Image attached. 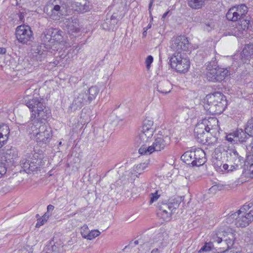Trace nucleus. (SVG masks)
<instances>
[{
    "label": "nucleus",
    "mask_w": 253,
    "mask_h": 253,
    "mask_svg": "<svg viewBox=\"0 0 253 253\" xmlns=\"http://www.w3.org/2000/svg\"><path fill=\"white\" fill-rule=\"evenodd\" d=\"M248 12V7L245 4H241L230 8L226 14L228 20L239 22L234 29V33L237 37L244 36L249 28L251 17L247 15Z\"/></svg>",
    "instance_id": "nucleus-1"
},
{
    "label": "nucleus",
    "mask_w": 253,
    "mask_h": 253,
    "mask_svg": "<svg viewBox=\"0 0 253 253\" xmlns=\"http://www.w3.org/2000/svg\"><path fill=\"white\" fill-rule=\"evenodd\" d=\"M51 31L50 28L46 30L41 35V44H36L32 48L33 59L37 61H42L47 56V53H53L57 51V46H52Z\"/></svg>",
    "instance_id": "nucleus-2"
},
{
    "label": "nucleus",
    "mask_w": 253,
    "mask_h": 253,
    "mask_svg": "<svg viewBox=\"0 0 253 253\" xmlns=\"http://www.w3.org/2000/svg\"><path fill=\"white\" fill-rule=\"evenodd\" d=\"M204 107L211 114H220L225 109L227 106L226 97L219 92L207 95L205 99Z\"/></svg>",
    "instance_id": "nucleus-3"
},
{
    "label": "nucleus",
    "mask_w": 253,
    "mask_h": 253,
    "mask_svg": "<svg viewBox=\"0 0 253 253\" xmlns=\"http://www.w3.org/2000/svg\"><path fill=\"white\" fill-rule=\"evenodd\" d=\"M25 104L31 111L32 119L38 118L44 119L48 118L50 115V111L46 107L44 100L40 97H33L32 99H25Z\"/></svg>",
    "instance_id": "nucleus-4"
},
{
    "label": "nucleus",
    "mask_w": 253,
    "mask_h": 253,
    "mask_svg": "<svg viewBox=\"0 0 253 253\" xmlns=\"http://www.w3.org/2000/svg\"><path fill=\"white\" fill-rule=\"evenodd\" d=\"M206 67L207 78L210 82H221L230 75L227 68L219 67L215 57L207 63Z\"/></svg>",
    "instance_id": "nucleus-5"
},
{
    "label": "nucleus",
    "mask_w": 253,
    "mask_h": 253,
    "mask_svg": "<svg viewBox=\"0 0 253 253\" xmlns=\"http://www.w3.org/2000/svg\"><path fill=\"white\" fill-rule=\"evenodd\" d=\"M181 159L186 164L193 167H200L206 162V154L200 148L186 151L181 156Z\"/></svg>",
    "instance_id": "nucleus-6"
},
{
    "label": "nucleus",
    "mask_w": 253,
    "mask_h": 253,
    "mask_svg": "<svg viewBox=\"0 0 253 253\" xmlns=\"http://www.w3.org/2000/svg\"><path fill=\"white\" fill-rule=\"evenodd\" d=\"M27 158L20 162V165L24 170L27 173L36 171L41 166L44 165L43 156L37 153L28 154Z\"/></svg>",
    "instance_id": "nucleus-7"
},
{
    "label": "nucleus",
    "mask_w": 253,
    "mask_h": 253,
    "mask_svg": "<svg viewBox=\"0 0 253 253\" xmlns=\"http://www.w3.org/2000/svg\"><path fill=\"white\" fill-rule=\"evenodd\" d=\"M248 207L244 205L240 210L231 214L227 219L230 220L235 218V225L237 227L244 228L248 226L253 221V211L246 213L245 211Z\"/></svg>",
    "instance_id": "nucleus-8"
},
{
    "label": "nucleus",
    "mask_w": 253,
    "mask_h": 253,
    "mask_svg": "<svg viewBox=\"0 0 253 253\" xmlns=\"http://www.w3.org/2000/svg\"><path fill=\"white\" fill-rule=\"evenodd\" d=\"M169 63L171 68L179 73H184L190 67L189 59L184 53H173L169 58Z\"/></svg>",
    "instance_id": "nucleus-9"
},
{
    "label": "nucleus",
    "mask_w": 253,
    "mask_h": 253,
    "mask_svg": "<svg viewBox=\"0 0 253 253\" xmlns=\"http://www.w3.org/2000/svg\"><path fill=\"white\" fill-rule=\"evenodd\" d=\"M194 134L197 141L202 144L210 145L217 142L218 137L211 134L210 132L206 131L203 126L196 125L194 129Z\"/></svg>",
    "instance_id": "nucleus-10"
},
{
    "label": "nucleus",
    "mask_w": 253,
    "mask_h": 253,
    "mask_svg": "<svg viewBox=\"0 0 253 253\" xmlns=\"http://www.w3.org/2000/svg\"><path fill=\"white\" fill-rule=\"evenodd\" d=\"M61 2L60 0H49L45 7L44 11L52 19L59 20L62 14V10L61 9Z\"/></svg>",
    "instance_id": "nucleus-11"
},
{
    "label": "nucleus",
    "mask_w": 253,
    "mask_h": 253,
    "mask_svg": "<svg viewBox=\"0 0 253 253\" xmlns=\"http://www.w3.org/2000/svg\"><path fill=\"white\" fill-rule=\"evenodd\" d=\"M15 35L18 41L22 44H27L33 39L30 27L26 25L18 26L16 29Z\"/></svg>",
    "instance_id": "nucleus-12"
},
{
    "label": "nucleus",
    "mask_w": 253,
    "mask_h": 253,
    "mask_svg": "<svg viewBox=\"0 0 253 253\" xmlns=\"http://www.w3.org/2000/svg\"><path fill=\"white\" fill-rule=\"evenodd\" d=\"M189 46V41L187 38L184 36H179L173 38L170 46L171 49L175 51L174 53H179V54H182V51H187Z\"/></svg>",
    "instance_id": "nucleus-13"
},
{
    "label": "nucleus",
    "mask_w": 253,
    "mask_h": 253,
    "mask_svg": "<svg viewBox=\"0 0 253 253\" xmlns=\"http://www.w3.org/2000/svg\"><path fill=\"white\" fill-rule=\"evenodd\" d=\"M218 120L215 117L205 118L200 120L197 124L198 125L203 126V128H205L206 131L210 132L214 135L219 133L218 132Z\"/></svg>",
    "instance_id": "nucleus-14"
},
{
    "label": "nucleus",
    "mask_w": 253,
    "mask_h": 253,
    "mask_svg": "<svg viewBox=\"0 0 253 253\" xmlns=\"http://www.w3.org/2000/svg\"><path fill=\"white\" fill-rule=\"evenodd\" d=\"M87 92L84 89L77 90L74 93V99L72 103V107L74 109L81 108L83 106L90 103Z\"/></svg>",
    "instance_id": "nucleus-15"
},
{
    "label": "nucleus",
    "mask_w": 253,
    "mask_h": 253,
    "mask_svg": "<svg viewBox=\"0 0 253 253\" xmlns=\"http://www.w3.org/2000/svg\"><path fill=\"white\" fill-rule=\"evenodd\" d=\"M47 118L38 119V118H36L35 119H32L31 116H30V122L28 123L26 128L27 132L29 134L36 136L41 131V127L45 126L44 122Z\"/></svg>",
    "instance_id": "nucleus-16"
},
{
    "label": "nucleus",
    "mask_w": 253,
    "mask_h": 253,
    "mask_svg": "<svg viewBox=\"0 0 253 253\" xmlns=\"http://www.w3.org/2000/svg\"><path fill=\"white\" fill-rule=\"evenodd\" d=\"M38 144L42 146L49 143L52 138V130L50 127L42 126L41 131L35 136Z\"/></svg>",
    "instance_id": "nucleus-17"
},
{
    "label": "nucleus",
    "mask_w": 253,
    "mask_h": 253,
    "mask_svg": "<svg viewBox=\"0 0 253 253\" xmlns=\"http://www.w3.org/2000/svg\"><path fill=\"white\" fill-rule=\"evenodd\" d=\"M213 242H217L218 244H221L220 248L222 249L220 252L223 253L225 251H227L230 247H232L234 244V237L232 233L227 234V236L223 235V237L217 236L213 238Z\"/></svg>",
    "instance_id": "nucleus-18"
},
{
    "label": "nucleus",
    "mask_w": 253,
    "mask_h": 253,
    "mask_svg": "<svg viewBox=\"0 0 253 253\" xmlns=\"http://www.w3.org/2000/svg\"><path fill=\"white\" fill-rule=\"evenodd\" d=\"M170 143V138L166 136L157 137L152 143V146L155 151H161L167 147Z\"/></svg>",
    "instance_id": "nucleus-19"
},
{
    "label": "nucleus",
    "mask_w": 253,
    "mask_h": 253,
    "mask_svg": "<svg viewBox=\"0 0 253 253\" xmlns=\"http://www.w3.org/2000/svg\"><path fill=\"white\" fill-rule=\"evenodd\" d=\"M154 130H144L141 128L138 132V135L135 138V142L140 146L141 144L147 143L150 140L153 135Z\"/></svg>",
    "instance_id": "nucleus-20"
},
{
    "label": "nucleus",
    "mask_w": 253,
    "mask_h": 253,
    "mask_svg": "<svg viewBox=\"0 0 253 253\" xmlns=\"http://www.w3.org/2000/svg\"><path fill=\"white\" fill-rule=\"evenodd\" d=\"M64 25L68 33L73 36H76L74 34L80 32L79 24L77 19L70 18L66 19Z\"/></svg>",
    "instance_id": "nucleus-21"
},
{
    "label": "nucleus",
    "mask_w": 253,
    "mask_h": 253,
    "mask_svg": "<svg viewBox=\"0 0 253 253\" xmlns=\"http://www.w3.org/2000/svg\"><path fill=\"white\" fill-rule=\"evenodd\" d=\"M4 157L5 161L7 163L13 164L14 161L18 157V152L17 149L14 147L10 146L5 152Z\"/></svg>",
    "instance_id": "nucleus-22"
},
{
    "label": "nucleus",
    "mask_w": 253,
    "mask_h": 253,
    "mask_svg": "<svg viewBox=\"0 0 253 253\" xmlns=\"http://www.w3.org/2000/svg\"><path fill=\"white\" fill-rule=\"evenodd\" d=\"M253 55V44L249 43L245 45L241 53V58L244 63H246Z\"/></svg>",
    "instance_id": "nucleus-23"
},
{
    "label": "nucleus",
    "mask_w": 253,
    "mask_h": 253,
    "mask_svg": "<svg viewBox=\"0 0 253 253\" xmlns=\"http://www.w3.org/2000/svg\"><path fill=\"white\" fill-rule=\"evenodd\" d=\"M168 237L167 233L162 230L160 232L157 233L153 238V242L158 243L159 247H163L166 246L167 242L165 241Z\"/></svg>",
    "instance_id": "nucleus-24"
},
{
    "label": "nucleus",
    "mask_w": 253,
    "mask_h": 253,
    "mask_svg": "<svg viewBox=\"0 0 253 253\" xmlns=\"http://www.w3.org/2000/svg\"><path fill=\"white\" fill-rule=\"evenodd\" d=\"M50 29L52 33V46H57V50L59 42L62 40V31L57 29L50 28Z\"/></svg>",
    "instance_id": "nucleus-25"
},
{
    "label": "nucleus",
    "mask_w": 253,
    "mask_h": 253,
    "mask_svg": "<svg viewBox=\"0 0 253 253\" xmlns=\"http://www.w3.org/2000/svg\"><path fill=\"white\" fill-rule=\"evenodd\" d=\"M9 130V127L7 125H2L1 126H0V148L7 141Z\"/></svg>",
    "instance_id": "nucleus-26"
},
{
    "label": "nucleus",
    "mask_w": 253,
    "mask_h": 253,
    "mask_svg": "<svg viewBox=\"0 0 253 253\" xmlns=\"http://www.w3.org/2000/svg\"><path fill=\"white\" fill-rule=\"evenodd\" d=\"M235 131L236 142L238 141L241 143L245 142L251 136L248 134V132H246L245 129L243 130L242 129H237Z\"/></svg>",
    "instance_id": "nucleus-27"
},
{
    "label": "nucleus",
    "mask_w": 253,
    "mask_h": 253,
    "mask_svg": "<svg viewBox=\"0 0 253 253\" xmlns=\"http://www.w3.org/2000/svg\"><path fill=\"white\" fill-rule=\"evenodd\" d=\"M75 5L77 7L76 9L81 12H84L89 9V2L86 0H80V1H76Z\"/></svg>",
    "instance_id": "nucleus-28"
},
{
    "label": "nucleus",
    "mask_w": 253,
    "mask_h": 253,
    "mask_svg": "<svg viewBox=\"0 0 253 253\" xmlns=\"http://www.w3.org/2000/svg\"><path fill=\"white\" fill-rule=\"evenodd\" d=\"M170 89V84L167 81L160 82L157 86V90L163 94L169 93Z\"/></svg>",
    "instance_id": "nucleus-29"
},
{
    "label": "nucleus",
    "mask_w": 253,
    "mask_h": 253,
    "mask_svg": "<svg viewBox=\"0 0 253 253\" xmlns=\"http://www.w3.org/2000/svg\"><path fill=\"white\" fill-rule=\"evenodd\" d=\"M140 146L138 152L141 155H149L155 151L152 144L150 146L146 145V143H143Z\"/></svg>",
    "instance_id": "nucleus-30"
},
{
    "label": "nucleus",
    "mask_w": 253,
    "mask_h": 253,
    "mask_svg": "<svg viewBox=\"0 0 253 253\" xmlns=\"http://www.w3.org/2000/svg\"><path fill=\"white\" fill-rule=\"evenodd\" d=\"M84 90L87 92L86 94L90 102L96 98L99 91L98 87L96 86H92Z\"/></svg>",
    "instance_id": "nucleus-31"
},
{
    "label": "nucleus",
    "mask_w": 253,
    "mask_h": 253,
    "mask_svg": "<svg viewBox=\"0 0 253 253\" xmlns=\"http://www.w3.org/2000/svg\"><path fill=\"white\" fill-rule=\"evenodd\" d=\"M110 18L111 19V24H107V23L102 24V27L103 29L108 31L114 30L116 25L118 23V20L117 19L116 17L113 15H112Z\"/></svg>",
    "instance_id": "nucleus-32"
},
{
    "label": "nucleus",
    "mask_w": 253,
    "mask_h": 253,
    "mask_svg": "<svg viewBox=\"0 0 253 253\" xmlns=\"http://www.w3.org/2000/svg\"><path fill=\"white\" fill-rule=\"evenodd\" d=\"M244 162V158H240L231 161L232 164L230 165V169L228 170V171H232L234 170L238 169L242 167V164Z\"/></svg>",
    "instance_id": "nucleus-33"
},
{
    "label": "nucleus",
    "mask_w": 253,
    "mask_h": 253,
    "mask_svg": "<svg viewBox=\"0 0 253 253\" xmlns=\"http://www.w3.org/2000/svg\"><path fill=\"white\" fill-rule=\"evenodd\" d=\"M100 232L98 230H92L88 233H82V237L88 240H92L95 237L98 236Z\"/></svg>",
    "instance_id": "nucleus-34"
},
{
    "label": "nucleus",
    "mask_w": 253,
    "mask_h": 253,
    "mask_svg": "<svg viewBox=\"0 0 253 253\" xmlns=\"http://www.w3.org/2000/svg\"><path fill=\"white\" fill-rule=\"evenodd\" d=\"M182 201L181 197H176L173 198L169 199V203L170 205L172 211L178 208Z\"/></svg>",
    "instance_id": "nucleus-35"
},
{
    "label": "nucleus",
    "mask_w": 253,
    "mask_h": 253,
    "mask_svg": "<svg viewBox=\"0 0 253 253\" xmlns=\"http://www.w3.org/2000/svg\"><path fill=\"white\" fill-rule=\"evenodd\" d=\"M188 5L194 9H199L204 5V0H188Z\"/></svg>",
    "instance_id": "nucleus-36"
},
{
    "label": "nucleus",
    "mask_w": 253,
    "mask_h": 253,
    "mask_svg": "<svg viewBox=\"0 0 253 253\" xmlns=\"http://www.w3.org/2000/svg\"><path fill=\"white\" fill-rule=\"evenodd\" d=\"M153 125V121L149 118H146L143 122V125L141 128L144 130H149L151 129L154 131V128L152 127Z\"/></svg>",
    "instance_id": "nucleus-37"
},
{
    "label": "nucleus",
    "mask_w": 253,
    "mask_h": 253,
    "mask_svg": "<svg viewBox=\"0 0 253 253\" xmlns=\"http://www.w3.org/2000/svg\"><path fill=\"white\" fill-rule=\"evenodd\" d=\"M158 208L159 209L160 211H170L172 212V210L171 208L170 205L169 204V202L168 203L162 202H159L157 205Z\"/></svg>",
    "instance_id": "nucleus-38"
},
{
    "label": "nucleus",
    "mask_w": 253,
    "mask_h": 253,
    "mask_svg": "<svg viewBox=\"0 0 253 253\" xmlns=\"http://www.w3.org/2000/svg\"><path fill=\"white\" fill-rule=\"evenodd\" d=\"M229 154L230 156V160L231 161H234L240 158H244L239 155L237 151L234 149H231L227 152V155Z\"/></svg>",
    "instance_id": "nucleus-39"
},
{
    "label": "nucleus",
    "mask_w": 253,
    "mask_h": 253,
    "mask_svg": "<svg viewBox=\"0 0 253 253\" xmlns=\"http://www.w3.org/2000/svg\"><path fill=\"white\" fill-rule=\"evenodd\" d=\"M246 132H248V134L251 136H253V117L248 120L245 127Z\"/></svg>",
    "instance_id": "nucleus-40"
},
{
    "label": "nucleus",
    "mask_w": 253,
    "mask_h": 253,
    "mask_svg": "<svg viewBox=\"0 0 253 253\" xmlns=\"http://www.w3.org/2000/svg\"><path fill=\"white\" fill-rule=\"evenodd\" d=\"M213 165L217 171H222L223 169L221 168L223 162L221 160L218 159V157L213 159Z\"/></svg>",
    "instance_id": "nucleus-41"
},
{
    "label": "nucleus",
    "mask_w": 253,
    "mask_h": 253,
    "mask_svg": "<svg viewBox=\"0 0 253 253\" xmlns=\"http://www.w3.org/2000/svg\"><path fill=\"white\" fill-rule=\"evenodd\" d=\"M213 248V245L212 242L206 243L205 245L201 248L198 253L202 252H208L211 251Z\"/></svg>",
    "instance_id": "nucleus-42"
},
{
    "label": "nucleus",
    "mask_w": 253,
    "mask_h": 253,
    "mask_svg": "<svg viewBox=\"0 0 253 253\" xmlns=\"http://www.w3.org/2000/svg\"><path fill=\"white\" fill-rule=\"evenodd\" d=\"M34 90H35V89L32 88V87L27 89L25 92L24 95L23 96V98L22 99V102L23 103L25 104V99L26 98L28 100H31L32 99L33 97H32V94H33Z\"/></svg>",
    "instance_id": "nucleus-43"
},
{
    "label": "nucleus",
    "mask_w": 253,
    "mask_h": 253,
    "mask_svg": "<svg viewBox=\"0 0 253 253\" xmlns=\"http://www.w3.org/2000/svg\"><path fill=\"white\" fill-rule=\"evenodd\" d=\"M95 137L98 141H103V130L101 128H97L94 130Z\"/></svg>",
    "instance_id": "nucleus-44"
},
{
    "label": "nucleus",
    "mask_w": 253,
    "mask_h": 253,
    "mask_svg": "<svg viewBox=\"0 0 253 253\" xmlns=\"http://www.w3.org/2000/svg\"><path fill=\"white\" fill-rule=\"evenodd\" d=\"M171 213L170 211H160L159 214L161 215L162 218L164 219V221H168L170 220L171 217Z\"/></svg>",
    "instance_id": "nucleus-45"
},
{
    "label": "nucleus",
    "mask_w": 253,
    "mask_h": 253,
    "mask_svg": "<svg viewBox=\"0 0 253 253\" xmlns=\"http://www.w3.org/2000/svg\"><path fill=\"white\" fill-rule=\"evenodd\" d=\"M49 214H44L41 218L37 220V222L36 225V227H39L41 226L44 224V223L47 221Z\"/></svg>",
    "instance_id": "nucleus-46"
},
{
    "label": "nucleus",
    "mask_w": 253,
    "mask_h": 253,
    "mask_svg": "<svg viewBox=\"0 0 253 253\" xmlns=\"http://www.w3.org/2000/svg\"><path fill=\"white\" fill-rule=\"evenodd\" d=\"M236 137L235 134V131H233L226 135V140L228 141L235 143H236Z\"/></svg>",
    "instance_id": "nucleus-47"
},
{
    "label": "nucleus",
    "mask_w": 253,
    "mask_h": 253,
    "mask_svg": "<svg viewBox=\"0 0 253 253\" xmlns=\"http://www.w3.org/2000/svg\"><path fill=\"white\" fill-rule=\"evenodd\" d=\"M47 249V253H59L60 252L61 248L60 246L54 244L50 247H48Z\"/></svg>",
    "instance_id": "nucleus-48"
},
{
    "label": "nucleus",
    "mask_w": 253,
    "mask_h": 253,
    "mask_svg": "<svg viewBox=\"0 0 253 253\" xmlns=\"http://www.w3.org/2000/svg\"><path fill=\"white\" fill-rule=\"evenodd\" d=\"M150 203L152 204L154 202H156L160 197V195L158 194V191H156L154 193H151L150 195Z\"/></svg>",
    "instance_id": "nucleus-49"
},
{
    "label": "nucleus",
    "mask_w": 253,
    "mask_h": 253,
    "mask_svg": "<svg viewBox=\"0 0 253 253\" xmlns=\"http://www.w3.org/2000/svg\"><path fill=\"white\" fill-rule=\"evenodd\" d=\"M251 152L253 153L247 157L246 163L248 166H253V146L252 147Z\"/></svg>",
    "instance_id": "nucleus-50"
},
{
    "label": "nucleus",
    "mask_w": 253,
    "mask_h": 253,
    "mask_svg": "<svg viewBox=\"0 0 253 253\" xmlns=\"http://www.w3.org/2000/svg\"><path fill=\"white\" fill-rule=\"evenodd\" d=\"M153 61V57L151 55H149L147 57L145 60V64L146 66V68L147 70H149L150 68L151 64Z\"/></svg>",
    "instance_id": "nucleus-51"
},
{
    "label": "nucleus",
    "mask_w": 253,
    "mask_h": 253,
    "mask_svg": "<svg viewBox=\"0 0 253 253\" xmlns=\"http://www.w3.org/2000/svg\"><path fill=\"white\" fill-rule=\"evenodd\" d=\"M18 253H33V250L30 246L23 247L18 251Z\"/></svg>",
    "instance_id": "nucleus-52"
},
{
    "label": "nucleus",
    "mask_w": 253,
    "mask_h": 253,
    "mask_svg": "<svg viewBox=\"0 0 253 253\" xmlns=\"http://www.w3.org/2000/svg\"><path fill=\"white\" fill-rule=\"evenodd\" d=\"M67 56V55L62 54L61 55H58L56 57L57 59L54 62V64L56 65L60 63V62H62L63 60Z\"/></svg>",
    "instance_id": "nucleus-53"
},
{
    "label": "nucleus",
    "mask_w": 253,
    "mask_h": 253,
    "mask_svg": "<svg viewBox=\"0 0 253 253\" xmlns=\"http://www.w3.org/2000/svg\"><path fill=\"white\" fill-rule=\"evenodd\" d=\"M88 228L86 225H84L81 227V234L82 235V233H88Z\"/></svg>",
    "instance_id": "nucleus-54"
},
{
    "label": "nucleus",
    "mask_w": 253,
    "mask_h": 253,
    "mask_svg": "<svg viewBox=\"0 0 253 253\" xmlns=\"http://www.w3.org/2000/svg\"><path fill=\"white\" fill-rule=\"evenodd\" d=\"M54 209V207L51 205H49L47 207V211L45 214L47 215L49 214V216L51 214L49 213L50 211H52Z\"/></svg>",
    "instance_id": "nucleus-55"
},
{
    "label": "nucleus",
    "mask_w": 253,
    "mask_h": 253,
    "mask_svg": "<svg viewBox=\"0 0 253 253\" xmlns=\"http://www.w3.org/2000/svg\"><path fill=\"white\" fill-rule=\"evenodd\" d=\"M6 169L4 167L0 166V176L6 173Z\"/></svg>",
    "instance_id": "nucleus-56"
},
{
    "label": "nucleus",
    "mask_w": 253,
    "mask_h": 253,
    "mask_svg": "<svg viewBox=\"0 0 253 253\" xmlns=\"http://www.w3.org/2000/svg\"><path fill=\"white\" fill-rule=\"evenodd\" d=\"M6 48L3 47H0V54H4L6 53Z\"/></svg>",
    "instance_id": "nucleus-57"
},
{
    "label": "nucleus",
    "mask_w": 253,
    "mask_h": 253,
    "mask_svg": "<svg viewBox=\"0 0 253 253\" xmlns=\"http://www.w3.org/2000/svg\"><path fill=\"white\" fill-rule=\"evenodd\" d=\"M107 23V24H111V19L110 17H107L103 23Z\"/></svg>",
    "instance_id": "nucleus-58"
},
{
    "label": "nucleus",
    "mask_w": 253,
    "mask_h": 253,
    "mask_svg": "<svg viewBox=\"0 0 253 253\" xmlns=\"http://www.w3.org/2000/svg\"><path fill=\"white\" fill-rule=\"evenodd\" d=\"M153 3V0H151L149 4V11L150 15H151V7H152Z\"/></svg>",
    "instance_id": "nucleus-59"
},
{
    "label": "nucleus",
    "mask_w": 253,
    "mask_h": 253,
    "mask_svg": "<svg viewBox=\"0 0 253 253\" xmlns=\"http://www.w3.org/2000/svg\"><path fill=\"white\" fill-rule=\"evenodd\" d=\"M169 12V10H168L167 12H166L165 13L163 14V15H162V20H163V21L164 20V19L166 18V17L168 15Z\"/></svg>",
    "instance_id": "nucleus-60"
},
{
    "label": "nucleus",
    "mask_w": 253,
    "mask_h": 253,
    "mask_svg": "<svg viewBox=\"0 0 253 253\" xmlns=\"http://www.w3.org/2000/svg\"><path fill=\"white\" fill-rule=\"evenodd\" d=\"M228 167H229L228 165H227L226 164H222V166L221 168H222L223 170H226L228 169Z\"/></svg>",
    "instance_id": "nucleus-61"
},
{
    "label": "nucleus",
    "mask_w": 253,
    "mask_h": 253,
    "mask_svg": "<svg viewBox=\"0 0 253 253\" xmlns=\"http://www.w3.org/2000/svg\"><path fill=\"white\" fill-rule=\"evenodd\" d=\"M224 253H239L237 252L234 251V250H228L227 251H225V252Z\"/></svg>",
    "instance_id": "nucleus-62"
},
{
    "label": "nucleus",
    "mask_w": 253,
    "mask_h": 253,
    "mask_svg": "<svg viewBox=\"0 0 253 253\" xmlns=\"http://www.w3.org/2000/svg\"><path fill=\"white\" fill-rule=\"evenodd\" d=\"M151 253H160V251L158 248H155L151 251Z\"/></svg>",
    "instance_id": "nucleus-63"
},
{
    "label": "nucleus",
    "mask_w": 253,
    "mask_h": 253,
    "mask_svg": "<svg viewBox=\"0 0 253 253\" xmlns=\"http://www.w3.org/2000/svg\"><path fill=\"white\" fill-rule=\"evenodd\" d=\"M249 171H251V173L253 174V166H249Z\"/></svg>",
    "instance_id": "nucleus-64"
}]
</instances>
